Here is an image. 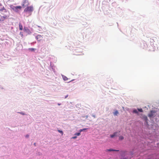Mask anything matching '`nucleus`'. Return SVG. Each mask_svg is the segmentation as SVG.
<instances>
[{
	"instance_id": "obj_21",
	"label": "nucleus",
	"mask_w": 159,
	"mask_h": 159,
	"mask_svg": "<svg viewBox=\"0 0 159 159\" xmlns=\"http://www.w3.org/2000/svg\"><path fill=\"white\" fill-rule=\"evenodd\" d=\"M27 5H26V4H24V3H22V7H25Z\"/></svg>"
},
{
	"instance_id": "obj_13",
	"label": "nucleus",
	"mask_w": 159,
	"mask_h": 159,
	"mask_svg": "<svg viewBox=\"0 0 159 159\" xmlns=\"http://www.w3.org/2000/svg\"><path fill=\"white\" fill-rule=\"evenodd\" d=\"M133 112L134 113L138 114V111L136 109H134L133 111Z\"/></svg>"
},
{
	"instance_id": "obj_12",
	"label": "nucleus",
	"mask_w": 159,
	"mask_h": 159,
	"mask_svg": "<svg viewBox=\"0 0 159 159\" xmlns=\"http://www.w3.org/2000/svg\"><path fill=\"white\" fill-rule=\"evenodd\" d=\"M36 49L33 48H30L29 49V50L31 51H34Z\"/></svg>"
},
{
	"instance_id": "obj_23",
	"label": "nucleus",
	"mask_w": 159,
	"mask_h": 159,
	"mask_svg": "<svg viewBox=\"0 0 159 159\" xmlns=\"http://www.w3.org/2000/svg\"><path fill=\"white\" fill-rule=\"evenodd\" d=\"M29 137V135H27L25 136V137L26 138H28Z\"/></svg>"
},
{
	"instance_id": "obj_32",
	"label": "nucleus",
	"mask_w": 159,
	"mask_h": 159,
	"mask_svg": "<svg viewBox=\"0 0 159 159\" xmlns=\"http://www.w3.org/2000/svg\"><path fill=\"white\" fill-rule=\"evenodd\" d=\"M82 131V130H80V131Z\"/></svg>"
},
{
	"instance_id": "obj_28",
	"label": "nucleus",
	"mask_w": 159,
	"mask_h": 159,
	"mask_svg": "<svg viewBox=\"0 0 159 159\" xmlns=\"http://www.w3.org/2000/svg\"><path fill=\"white\" fill-rule=\"evenodd\" d=\"M93 116L94 118H95V116L94 115Z\"/></svg>"
},
{
	"instance_id": "obj_10",
	"label": "nucleus",
	"mask_w": 159,
	"mask_h": 159,
	"mask_svg": "<svg viewBox=\"0 0 159 159\" xmlns=\"http://www.w3.org/2000/svg\"><path fill=\"white\" fill-rule=\"evenodd\" d=\"M14 8L16 9H21V7L20 6H17L14 7Z\"/></svg>"
},
{
	"instance_id": "obj_27",
	"label": "nucleus",
	"mask_w": 159,
	"mask_h": 159,
	"mask_svg": "<svg viewBox=\"0 0 159 159\" xmlns=\"http://www.w3.org/2000/svg\"><path fill=\"white\" fill-rule=\"evenodd\" d=\"M86 129L85 128V129H83L82 130H86Z\"/></svg>"
},
{
	"instance_id": "obj_15",
	"label": "nucleus",
	"mask_w": 159,
	"mask_h": 159,
	"mask_svg": "<svg viewBox=\"0 0 159 159\" xmlns=\"http://www.w3.org/2000/svg\"><path fill=\"white\" fill-rule=\"evenodd\" d=\"M107 151H109V152L114 151V149H107Z\"/></svg>"
},
{
	"instance_id": "obj_2",
	"label": "nucleus",
	"mask_w": 159,
	"mask_h": 159,
	"mask_svg": "<svg viewBox=\"0 0 159 159\" xmlns=\"http://www.w3.org/2000/svg\"><path fill=\"white\" fill-rule=\"evenodd\" d=\"M156 112L154 111H152L148 115V116L150 118L154 117L155 116V113Z\"/></svg>"
},
{
	"instance_id": "obj_19",
	"label": "nucleus",
	"mask_w": 159,
	"mask_h": 159,
	"mask_svg": "<svg viewBox=\"0 0 159 159\" xmlns=\"http://www.w3.org/2000/svg\"><path fill=\"white\" fill-rule=\"evenodd\" d=\"M138 111L139 112H143V110L140 108V109H139V108H138Z\"/></svg>"
},
{
	"instance_id": "obj_29",
	"label": "nucleus",
	"mask_w": 159,
	"mask_h": 159,
	"mask_svg": "<svg viewBox=\"0 0 159 159\" xmlns=\"http://www.w3.org/2000/svg\"><path fill=\"white\" fill-rule=\"evenodd\" d=\"M20 113L22 114V115H24V114L23 113Z\"/></svg>"
},
{
	"instance_id": "obj_14",
	"label": "nucleus",
	"mask_w": 159,
	"mask_h": 159,
	"mask_svg": "<svg viewBox=\"0 0 159 159\" xmlns=\"http://www.w3.org/2000/svg\"><path fill=\"white\" fill-rule=\"evenodd\" d=\"M124 139V137L123 136H120L119 137V139L120 140H122Z\"/></svg>"
},
{
	"instance_id": "obj_18",
	"label": "nucleus",
	"mask_w": 159,
	"mask_h": 159,
	"mask_svg": "<svg viewBox=\"0 0 159 159\" xmlns=\"http://www.w3.org/2000/svg\"><path fill=\"white\" fill-rule=\"evenodd\" d=\"M80 134V132L76 133H75V135L77 136H79Z\"/></svg>"
},
{
	"instance_id": "obj_1",
	"label": "nucleus",
	"mask_w": 159,
	"mask_h": 159,
	"mask_svg": "<svg viewBox=\"0 0 159 159\" xmlns=\"http://www.w3.org/2000/svg\"><path fill=\"white\" fill-rule=\"evenodd\" d=\"M33 11V7L32 6L27 7L24 10V12H32Z\"/></svg>"
},
{
	"instance_id": "obj_5",
	"label": "nucleus",
	"mask_w": 159,
	"mask_h": 159,
	"mask_svg": "<svg viewBox=\"0 0 159 159\" xmlns=\"http://www.w3.org/2000/svg\"><path fill=\"white\" fill-rule=\"evenodd\" d=\"M142 118L147 123V122H148L147 121H148V119L147 116H143L142 117Z\"/></svg>"
},
{
	"instance_id": "obj_4",
	"label": "nucleus",
	"mask_w": 159,
	"mask_h": 159,
	"mask_svg": "<svg viewBox=\"0 0 159 159\" xmlns=\"http://www.w3.org/2000/svg\"><path fill=\"white\" fill-rule=\"evenodd\" d=\"M36 39L39 41H40L42 39V37L41 35H38L36 36Z\"/></svg>"
},
{
	"instance_id": "obj_24",
	"label": "nucleus",
	"mask_w": 159,
	"mask_h": 159,
	"mask_svg": "<svg viewBox=\"0 0 159 159\" xmlns=\"http://www.w3.org/2000/svg\"><path fill=\"white\" fill-rule=\"evenodd\" d=\"M150 42H152L153 40L152 39H150Z\"/></svg>"
},
{
	"instance_id": "obj_30",
	"label": "nucleus",
	"mask_w": 159,
	"mask_h": 159,
	"mask_svg": "<svg viewBox=\"0 0 159 159\" xmlns=\"http://www.w3.org/2000/svg\"><path fill=\"white\" fill-rule=\"evenodd\" d=\"M2 5L1 3H0V6H1Z\"/></svg>"
},
{
	"instance_id": "obj_11",
	"label": "nucleus",
	"mask_w": 159,
	"mask_h": 159,
	"mask_svg": "<svg viewBox=\"0 0 159 159\" xmlns=\"http://www.w3.org/2000/svg\"><path fill=\"white\" fill-rule=\"evenodd\" d=\"M119 113L118 112L117 110H116L114 113V115L115 116H117V115Z\"/></svg>"
},
{
	"instance_id": "obj_20",
	"label": "nucleus",
	"mask_w": 159,
	"mask_h": 159,
	"mask_svg": "<svg viewBox=\"0 0 159 159\" xmlns=\"http://www.w3.org/2000/svg\"><path fill=\"white\" fill-rule=\"evenodd\" d=\"M20 34L21 35V36L22 37H23V33L22 32H20Z\"/></svg>"
},
{
	"instance_id": "obj_33",
	"label": "nucleus",
	"mask_w": 159,
	"mask_h": 159,
	"mask_svg": "<svg viewBox=\"0 0 159 159\" xmlns=\"http://www.w3.org/2000/svg\"><path fill=\"white\" fill-rule=\"evenodd\" d=\"M34 145H35V143H34Z\"/></svg>"
},
{
	"instance_id": "obj_26",
	"label": "nucleus",
	"mask_w": 159,
	"mask_h": 159,
	"mask_svg": "<svg viewBox=\"0 0 159 159\" xmlns=\"http://www.w3.org/2000/svg\"><path fill=\"white\" fill-rule=\"evenodd\" d=\"M114 151L118 152V151H119V150H114Z\"/></svg>"
},
{
	"instance_id": "obj_7",
	"label": "nucleus",
	"mask_w": 159,
	"mask_h": 159,
	"mask_svg": "<svg viewBox=\"0 0 159 159\" xmlns=\"http://www.w3.org/2000/svg\"><path fill=\"white\" fill-rule=\"evenodd\" d=\"M23 3L24 4H26L27 6H28L29 5L28 2L27 0H24L23 1Z\"/></svg>"
},
{
	"instance_id": "obj_17",
	"label": "nucleus",
	"mask_w": 159,
	"mask_h": 159,
	"mask_svg": "<svg viewBox=\"0 0 159 159\" xmlns=\"http://www.w3.org/2000/svg\"><path fill=\"white\" fill-rule=\"evenodd\" d=\"M5 10V8L4 7H3L2 8L0 9V11H2L4 10Z\"/></svg>"
},
{
	"instance_id": "obj_16",
	"label": "nucleus",
	"mask_w": 159,
	"mask_h": 159,
	"mask_svg": "<svg viewBox=\"0 0 159 159\" xmlns=\"http://www.w3.org/2000/svg\"><path fill=\"white\" fill-rule=\"evenodd\" d=\"M58 131L61 133V135H62L63 134V131H62V130H58Z\"/></svg>"
},
{
	"instance_id": "obj_22",
	"label": "nucleus",
	"mask_w": 159,
	"mask_h": 159,
	"mask_svg": "<svg viewBox=\"0 0 159 159\" xmlns=\"http://www.w3.org/2000/svg\"><path fill=\"white\" fill-rule=\"evenodd\" d=\"M77 138V137L76 136H74V137H72V139H75L76 138Z\"/></svg>"
},
{
	"instance_id": "obj_31",
	"label": "nucleus",
	"mask_w": 159,
	"mask_h": 159,
	"mask_svg": "<svg viewBox=\"0 0 159 159\" xmlns=\"http://www.w3.org/2000/svg\"><path fill=\"white\" fill-rule=\"evenodd\" d=\"M58 105H60V104H58Z\"/></svg>"
},
{
	"instance_id": "obj_25",
	"label": "nucleus",
	"mask_w": 159,
	"mask_h": 159,
	"mask_svg": "<svg viewBox=\"0 0 159 159\" xmlns=\"http://www.w3.org/2000/svg\"><path fill=\"white\" fill-rule=\"evenodd\" d=\"M68 95H66V96H65V98H66L68 97Z\"/></svg>"
},
{
	"instance_id": "obj_9",
	"label": "nucleus",
	"mask_w": 159,
	"mask_h": 159,
	"mask_svg": "<svg viewBox=\"0 0 159 159\" xmlns=\"http://www.w3.org/2000/svg\"><path fill=\"white\" fill-rule=\"evenodd\" d=\"M62 78L63 80L65 81L67 80L68 79V78L66 76L64 75L62 76Z\"/></svg>"
},
{
	"instance_id": "obj_6",
	"label": "nucleus",
	"mask_w": 159,
	"mask_h": 159,
	"mask_svg": "<svg viewBox=\"0 0 159 159\" xmlns=\"http://www.w3.org/2000/svg\"><path fill=\"white\" fill-rule=\"evenodd\" d=\"M117 132L114 133L113 134L110 135L111 137V138H113L115 136H117Z\"/></svg>"
},
{
	"instance_id": "obj_3",
	"label": "nucleus",
	"mask_w": 159,
	"mask_h": 159,
	"mask_svg": "<svg viewBox=\"0 0 159 159\" xmlns=\"http://www.w3.org/2000/svg\"><path fill=\"white\" fill-rule=\"evenodd\" d=\"M23 30L25 32H26L28 34H30L31 33L30 30L27 27H25L24 28Z\"/></svg>"
},
{
	"instance_id": "obj_8",
	"label": "nucleus",
	"mask_w": 159,
	"mask_h": 159,
	"mask_svg": "<svg viewBox=\"0 0 159 159\" xmlns=\"http://www.w3.org/2000/svg\"><path fill=\"white\" fill-rule=\"evenodd\" d=\"M19 29L20 30H22L23 29V28L22 25L20 23H19Z\"/></svg>"
}]
</instances>
